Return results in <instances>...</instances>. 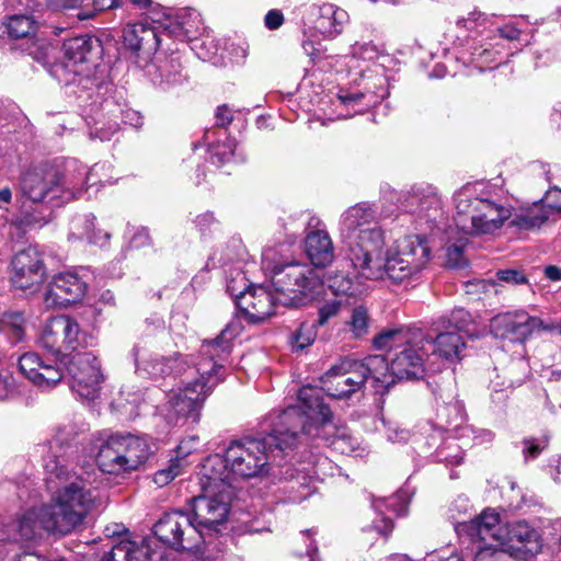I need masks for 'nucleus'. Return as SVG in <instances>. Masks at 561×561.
I'll use <instances>...</instances> for the list:
<instances>
[{
    "label": "nucleus",
    "mask_w": 561,
    "mask_h": 561,
    "mask_svg": "<svg viewBox=\"0 0 561 561\" xmlns=\"http://www.w3.org/2000/svg\"><path fill=\"white\" fill-rule=\"evenodd\" d=\"M58 171L49 165H37L26 170L20 179L22 194L34 203L48 201L56 205V181Z\"/></svg>",
    "instance_id": "obj_26"
},
{
    "label": "nucleus",
    "mask_w": 561,
    "mask_h": 561,
    "mask_svg": "<svg viewBox=\"0 0 561 561\" xmlns=\"http://www.w3.org/2000/svg\"><path fill=\"white\" fill-rule=\"evenodd\" d=\"M262 267L271 276L279 305L298 307L312 300L323 285L319 272L309 263L278 262L270 248L262 252Z\"/></svg>",
    "instance_id": "obj_10"
},
{
    "label": "nucleus",
    "mask_w": 561,
    "mask_h": 561,
    "mask_svg": "<svg viewBox=\"0 0 561 561\" xmlns=\"http://www.w3.org/2000/svg\"><path fill=\"white\" fill-rule=\"evenodd\" d=\"M182 471V460L172 459L168 468L160 469L154 473L153 481L159 486H163L176 478Z\"/></svg>",
    "instance_id": "obj_55"
},
{
    "label": "nucleus",
    "mask_w": 561,
    "mask_h": 561,
    "mask_svg": "<svg viewBox=\"0 0 561 561\" xmlns=\"http://www.w3.org/2000/svg\"><path fill=\"white\" fill-rule=\"evenodd\" d=\"M88 290V283L78 272L59 273L48 283L43 302L46 309L67 307L81 301Z\"/></svg>",
    "instance_id": "obj_24"
},
{
    "label": "nucleus",
    "mask_w": 561,
    "mask_h": 561,
    "mask_svg": "<svg viewBox=\"0 0 561 561\" xmlns=\"http://www.w3.org/2000/svg\"><path fill=\"white\" fill-rule=\"evenodd\" d=\"M103 110H105L107 114L113 116L116 121L119 118L121 123L129 125L134 128L141 127L144 123V118L138 111L129 107H123L119 104H116L112 99H106L103 101Z\"/></svg>",
    "instance_id": "obj_45"
},
{
    "label": "nucleus",
    "mask_w": 561,
    "mask_h": 561,
    "mask_svg": "<svg viewBox=\"0 0 561 561\" xmlns=\"http://www.w3.org/2000/svg\"><path fill=\"white\" fill-rule=\"evenodd\" d=\"M85 122L91 139L106 141L119 130V122L103 110V102L100 104V111L94 115H88Z\"/></svg>",
    "instance_id": "obj_38"
},
{
    "label": "nucleus",
    "mask_w": 561,
    "mask_h": 561,
    "mask_svg": "<svg viewBox=\"0 0 561 561\" xmlns=\"http://www.w3.org/2000/svg\"><path fill=\"white\" fill-rule=\"evenodd\" d=\"M346 327L352 333L353 337L360 339L368 334L370 327V316L368 309L363 306H355L351 310Z\"/></svg>",
    "instance_id": "obj_47"
},
{
    "label": "nucleus",
    "mask_w": 561,
    "mask_h": 561,
    "mask_svg": "<svg viewBox=\"0 0 561 561\" xmlns=\"http://www.w3.org/2000/svg\"><path fill=\"white\" fill-rule=\"evenodd\" d=\"M402 207L405 211L424 218L428 224L443 217L440 196L431 184L413 185L404 195Z\"/></svg>",
    "instance_id": "obj_28"
},
{
    "label": "nucleus",
    "mask_w": 561,
    "mask_h": 561,
    "mask_svg": "<svg viewBox=\"0 0 561 561\" xmlns=\"http://www.w3.org/2000/svg\"><path fill=\"white\" fill-rule=\"evenodd\" d=\"M146 76L160 91L171 92L187 81V73L178 56L158 58L146 65Z\"/></svg>",
    "instance_id": "obj_29"
},
{
    "label": "nucleus",
    "mask_w": 561,
    "mask_h": 561,
    "mask_svg": "<svg viewBox=\"0 0 561 561\" xmlns=\"http://www.w3.org/2000/svg\"><path fill=\"white\" fill-rule=\"evenodd\" d=\"M352 76L362 89L353 92L340 90L337 101L346 110V113L340 114L343 117L363 113L389 95L387 78L381 69L373 70L367 66Z\"/></svg>",
    "instance_id": "obj_15"
},
{
    "label": "nucleus",
    "mask_w": 561,
    "mask_h": 561,
    "mask_svg": "<svg viewBox=\"0 0 561 561\" xmlns=\"http://www.w3.org/2000/svg\"><path fill=\"white\" fill-rule=\"evenodd\" d=\"M179 18L181 19V27L183 33V41L194 39L202 30L201 14L193 9L183 8L179 9Z\"/></svg>",
    "instance_id": "obj_49"
},
{
    "label": "nucleus",
    "mask_w": 561,
    "mask_h": 561,
    "mask_svg": "<svg viewBox=\"0 0 561 561\" xmlns=\"http://www.w3.org/2000/svg\"><path fill=\"white\" fill-rule=\"evenodd\" d=\"M346 301L343 298H334L325 301L318 310L317 327L325 325L332 318L336 317Z\"/></svg>",
    "instance_id": "obj_51"
},
{
    "label": "nucleus",
    "mask_w": 561,
    "mask_h": 561,
    "mask_svg": "<svg viewBox=\"0 0 561 561\" xmlns=\"http://www.w3.org/2000/svg\"><path fill=\"white\" fill-rule=\"evenodd\" d=\"M300 424L299 409L288 407L277 416L267 435L233 440L224 456L208 457L202 466V477L213 483H231V477L251 479L268 473L274 451L285 453L299 444Z\"/></svg>",
    "instance_id": "obj_2"
},
{
    "label": "nucleus",
    "mask_w": 561,
    "mask_h": 561,
    "mask_svg": "<svg viewBox=\"0 0 561 561\" xmlns=\"http://www.w3.org/2000/svg\"><path fill=\"white\" fill-rule=\"evenodd\" d=\"M95 461L102 472L121 474L139 469L151 454L147 437L133 434H112L106 431L93 435Z\"/></svg>",
    "instance_id": "obj_11"
},
{
    "label": "nucleus",
    "mask_w": 561,
    "mask_h": 561,
    "mask_svg": "<svg viewBox=\"0 0 561 561\" xmlns=\"http://www.w3.org/2000/svg\"><path fill=\"white\" fill-rule=\"evenodd\" d=\"M337 231L352 266L358 274L371 255L383 250L386 244L377 210L367 203L346 208L339 218Z\"/></svg>",
    "instance_id": "obj_9"
},
{
    "label": "nucleus",
    "mask_w": 561,
    "mask_h": 561,
    "mask_svg": "<svg viewBox=\"0 0 561 561\" xmlns=\"http://www.w3.org/2000/svg\"><path fill=\"white\" fill-rule=\"evenodd\" d=\"M79 323L68 316H57L48 320L41 334V344L53 354L69 356L81 347L92 345Z\"/></svg>",
    "instance_id": "obj_16"
},
{
    "label": "nucleus",
    "mask_w": 561,
    "mask_h": 561,
    "mask_svg": "<svg viewBox=\"0 0 561 561\" xmlns=\"http://www.w3.org/2000/svg\"><path fill=\"white\" fill-rule=\"evenodd\" d=\"M314 327H317L316 323L312 325L301 324L300 328L293 333L290 339L291 344L299 350H304L312 344L317 335Z\"/></svg>",
    "instance_id": "obj_54"
},
{
    "label": "nucleus",
    "mask_w": 561,
    "mask_h": 561,
    "mask_svg": "<svg viewBox=\"0 0 561 561\" xmlns=\"http://www.w3.org/2000/svg\"><path fill=\"white\" fill-rule=\"evenodd\" d=\"M237 145L233 139L227 137L224 142H209L208 144V152L209 159L213 164L222 165L226 162H229L232 158H236L238 161H243V156H238Z\"/></svg>",
    "instance_id": "obj_44"
},
{
    "label": "nucleus",
    "mask_w": 561,
    "mask_h": 561,
    "mask_svg": "<svg viewBox=\"0 0 561 561\" xmlns=\"http://www.w3.org/2000/svg\"><path fill=\"white\" fill-rule=\"evenodd\" d=\"M428 238L423 234H409L397 239L385 254L379 250L371 255L359 275L367 279H381L387 276L394 283H403L416 277L431 260Z\"/></svg>",
    "instance_id": "obj_8"
},
{
    "label": "nucleus",
    "mask_w": 561,
    "mask_h": 561,
    "mask_svg": "<svg viewBox=\"0 0 561 561\" xmlns=\"http://www.w3.org/2000/svg\"><path fill=\"white\" fill-rule=\"evenodd\" d=\"M238 309L251 323H261L274 314L278 304L277 294L266 290L263 286H251L248 291L237 290Z\"/></svg>",
    "instance_id": "obj_27"
},
{
    "label": "nucleus",
    "mask_w": 561,
    "mask_h": 561,
    "mask_svg": "<svg viewBox=\"0 0 561 561\" xmlns=\"http://www.w3.org/2000/svg\"><path fill=\"white\" fill-rule=\"evenodd\" d=\"M456 226L466 234L493 236L512 217L507 191L499 183L466 184L454 196Z\"/></svg>",
    "instance_id": "obj_4"
},
{
    "label": "nucleus",
    "mask_w": 561,
    "mask_h": 561,
    "mask_svg": "<svg viewBox=\"0 0 561 561\" xmlns=\"http://www.w3.org/2000/svg\"><path fill=\"white\" fill-rule=\"evenodd\" d=\"M70 449V432L59 428L48 442V454L44 458L46 482L50 489H57L51 502L46 505L54 513L59 535H68L81 525L100 501L96 488L68 468Z\"/></svg>",
    "instance_id": "obj_3"
},
{
    "label": "nucleus",
    "mask_w": 561,
    "mask_h": 561,
    "mask_svg": "<svg viewBox=\"0 0 561 561\" xmlns=\"http://www.w3.org/2000/svg\"><path fill=\"white\" fill-rule=\"evenodd\" d=\"M298 400L299 404L290 408L299 409V440L302 436H322L328 445L340 454L360 458L368 455V447L359 438L353 436L346 427H336L331 423L332 412L317 389L302 387Z\"/></svg>",
    "instance_id": "obj_7"
},
{
    "label": "nucleus",
    "mask_w": 561,
    "mask_h": 561,
    "mask_svg": "<svg viewBox=\"0 0 561 561\" xmlns=\"http://www.w3.org/2000/svg\"><path fill=\"white\" fill-rule=\"evenodd\" d=\"M309 20L323 37L333 38L342 33L348 22V14L331 3L313 4L309 8Z\"/></svg>",
    "instance_id": "obj_31"
},
{
    "label": "nucleus",
    "mask_w": 561,
    "mask_h": 561,
    "mask_svg": "<svg viewBox=\"0 0 561 561\" xmlns=\"http://www.w3.org/2000/svg\"><path fill=\"white\" fill-rule=\"evenodd\" d=\"M47 222V219L39 214L24 213L19 219V225L24 230L41 228Z\"/></svg>",
    "instance_id": "obj_64"
},
{
    "label": "nucleus",
    "mask_w": 561,
    "mask_h": 561,
    "mask_svg": "<svg viewBox=\"0 0 561 561\" xmlns=\"http://www.w3.org/2000/svg\"><path fill=\"white\" fill-rule=\"evenodd\" d=\"M540 203L549 210L550 219L561 214V188L558 185H550Z\"/></svg>",
    "instance_id": "obj_52"
},
{
    "label": "nucleus",
    "mask_w": 561,
    "mask_h": 561,
    "mask_svg": "<svg viewBox=\"0 0 561 561\" xmlns=\"http://www.w3.org/2000/svg\"><path fill=\"white\" fill-rule=\"evenodd\" d=\"M473 324V317L463 308L454 309L449 316L440 317L435 323L434 330H448L461 334L470 332Z\"/></svg>",
    "instance_id": "obj_40"
},
{
    "label": "nucleus",
    "mask_w": 561,
    "mask_h": 561,
    "mask_svg": "<svg viewBox=\"0 0 561 561\" xmlns=\"http://www.w3.org/2000/svg\"><path fill=\"white\" fill-rule=\"evenodd\" d=\"M124 46L137 57L150 58L156 53L161 43L156 26L147 22L127 24L123 31Z\"/></svg>",
    "instance_id": "obj_30"
},
{
    "label": "nucleus",
    "mask_w": 561,
    "mask_h": 561,
    "mask_svg": "<svg viewBox=\"0 0 561 561\" xmlns=\"http://www.w3.org/2000/svg\"><path fill=\"white\" fill-rule=\"evenodd\" d=\"M382 423L385 426V434H386L388 440H390L392 443H400V442L407 440L409 438L408 431L400 428L398 425L390 423V422L387 423V422L382 421Z\"/></svg>",
    "instance_id": "obj_63"
},
{
    "label": "nucleus",
    "mask_w": 561,
    "mask_h": 561,
    "mask_svg": "<svg viewBox=\"0 0 561 561\" xmlns=\"http://www.w3.org/2000/svg\"><path fill=\"white\" fill-rule=\"evenodd\" d=\"M550 330L552 327L525 310L501 313L491 320V331L496 337L518 344H525L536 333Z\"/></svg>",
    "instance_id": "obj_21"
},
{
    "label": "nucleus",
    "mask_w": 561,
    "mask_h": 561,
    "mask_svg": "<svg viewBox=\"0 0 561 561\" xmlns=\"http://www.w3.org/2000/svg\"><path fill=\"white\" fill-rule=\"evenodd\" d=\"M250 287L247 284L244 274L239 270L234 268L230 271V275H227V293L233 297L234 304L238 307V294L237 290L248 291Z\"/></svg>",
    "instance_id": "obj_53"
},
{
    "label": "nucleus",
    "mask_w": 561,
    "mask_h": 561,
    "mask_svg": "<svg viewBox=\"0 0 561 561\" xmlns=\"http://www.w3.org/2000/svg\"><path fill=\"white\" fill-rule=\"evenodd\" d=\"M336 369L358 381V392L370 381L376 392L388 389L392 385L389 375V363L382 355H370L363 359L341 357L336 360Z\"/></svg>",
    "instance_id": "obj_19"
},
{
    "label": "nucleus",
    "mask_w": 561,
    "mask_h": 561,
    "mask_svg": "<svg viewBox=\"0 0 561 561\" xmlns=\"http://www.w3.org/2000/svg\"><path fill=\"white\" fill-rule=\"evenodd\" d=\"M64 60L51 68L53 76L65 87H77L90 91L98 87L93 77L95 61L101 53V43L89 35L68 38L62 44Z\"/></svg>",
    "instance_id": "obj_12"
},
{
    "label": "nucleus",
    "mask_w": 561,
    "mask_h": 561,
    "mask_svg": "<svg viewBox=\"0 0 561 561\" xmlns=\"http://www.w3.org/2000/svg\"><path fill=\"white\" fill-rule=\"evenodd\" d=\"M0 333H3L11 344H18L25 339V318L22 312L9 311L0 316Z\"/></svg>",
    "instance_id": "obj_39"
},
{
    "label": "nucleus",
    "mask_w": 561,
    "mask_h": 561,
    "mask_svg": "<svg viewBox=\"0 0 561 561\" xmlns=\"http://www.w3.org/2000/svg\"><path fill=\"white\" fill-rule=\"evenodd\" d=\"M243 325L233 318L211 341L203 342L197 358L191 364L181 359L180 354L154 359H147L148 350L141 343L133 346L129 357L135 373L142 378L158 379L167 376L180 377V386L167 393V401L159 411L169 423L180 419L197 423L202 407L213 389L225 378L226 363L229 359L232 341L242 332Z\"/></svg>",
    "instance_id": "obj_1"
},
{
    "label": "nucleus",
    "mask_w": 561,
    "mask_h": 561,
    "mask_svg": "<svg viewBox=\"0 0 561 561\" xmlns=\"http://www.w3.org/2000/svg\"><path fill=\"white\" fill-rule=\"evenodd\" d=\"M104 561H162L161 553L152 551L148 541L121 540Z\"/></svg>",
    "instance_id": "obj_33"
},
{
    "label": "nucleus",
    "mask_w": 561,
    "mask_h": 561,
    "mask_svg": "<svg viewBox=\"0 0 561 561\" xmlns=\"http://www.w3.org/2000/svg\"><path fill=\"white\" fill-rule=\"evenodd\" d=\"M96 218L93 214H83L75 216L69 225V241H89V237L94 231Z\"/></svg>",
    "instance_id": "obj_46"
},
{
    "label": "nucleus",
    "mask_w": 561,
    "mask_h": 561,
    "mask_svg": "<svg viewBox=\"0 0 561 561\" xmlns=\"http://www.w3.org/2000/svg\"><path fill=\"white\" fill-rule=\"evenodd\" d=\"M327 284L335 298H343V296L350 297L355 293L352 278L344 273L329 274L327 277Z\"/></svg>",
    "instance_id": "obj_50"
},
{
    "label": "nucleus",
    "mask_w": 561,
    "mask_h": 561,
    "mask_svg": "<svg viewBox=\"0 0 561 561\" xmlns=\"http://www.w3.org/2000/svg\"><path fill=\"white\" fill-rule=\"evenodd\" d=\"M140 403V396L133 394L131 399L125 398V391L121 392V397L114 402V405L122 410L123 413L129 417L138 415V405Z\"/></svg>",
    "instance_id": "obj_59"
},
{
    "label": "nucleus",
    "mask_w": 561,
    "mask_h": 561,
    "mask_svg": "<svg viewBox=\"0 0 561 561\" xmlns=\"http://www.w3.org/2000/svg\"><path fill=\"white\" fill-rule=\"evenodd\" d=\"M467 44L470 45L469 50L462 51L460 58L473 64L480 71L484 70L490 64L497 61L500 51L493 49L490 43L476 46L474 43L470 44L467 41Z\"/></svg>",
    "instance_id": "obj_41"
},
{
    "label": "nucleus",
    "mask_w": 561,
    "mask_h": 561,
    "mask_svg": "<svg viewBox=\"0 0 561 561\" xmlns=\"http://www.w3.org/2000/svg\"><path fill=\"white\" fill-rule=\"evenodd\" d=\"M45 276L46 268L36 248L30 247L14 255L11 283L15 289L32 295L38 290Z\"/></svg>",
    "instance_id": "obj_23"
},
{
    "label": "nucleus",
    "mask_w": 561,
    "mask_h": 561,
    "mask_svg": "<svg viewBox=\"0 0 561 561\" xmlns=\"http://www.w3.org/2000/svg\"><path fill=\"white\" fill-rule=\"evenodd\" d=\"M435 339L427 335V340L432 342V347H427L430 356L439 366L440 369L445 362L454 363L461 358V353L466 346L461 334L448 330H437Z\"/></svg>",
    "instance_id": "obj_32"
},
{
    "label": "nucleus",
    "mask_w": 561,
    "mask_h": 561,
    "mask_svg": "<svg viewBox=\"0 0 561 561\" xmlns=\"http://www.w3.org/2000/svg\"><path fill=\"white\" fill-rule=\"evenodd\" d=\"M36 27V22L28 15L10 16L7 23L8 34L12 38H28Z\"/></svg>",
    "instance_id": "obj_48"
},
{
    "label": "nucleus",
    "mask_w": 561,
    "mask_h": 561,
    "mask_svg": "<svg viewBox=\"0 0 561 561\" xmlns=\"http://www.w3.org/2000/svg\"><path fill=\"white\" fill-rule=\"evenodd\" d=\"M378 49L371 43H356L352 47V51L350 55L340 56L335 60L336 72H342V67L347 68L348 75H354L356 71L360 69H366L367 67H362L360 61L368 62L373 61L378 57Z\"/></svg>",
    "instance_id": "obj_37"
},
{
    "label": "nucleus",
    "mask_w": 561,
    "mask_h": 561,
    "mask_svg": "<svg viewBox=\"0 0 561 561\" xmlns=\"http://www.w3.org/2000/svg\"><path fill=\"white\" fill-rule=\"evenodd\" d=\"M323 390L334 399H348L358 392V381L336 369V362L321 377Z\"/></svg>",
    "instance_id": "obj_35"
},
{
    "label": "nucleus",
    "mask_w": 561,
    "mask_h": 561,
    "mask_svg": "<svg viewBox=\"0 0 561 561\" xmlns=\"http://www.w3.org/2000/svg\"><path fill=\"white\" fill-rule=\"evenodd\" d=\"M374 345L378 350H396L389 364L390 380H416L425 373H436L440 366L432 359L427 347L432 342L427 334L417 328H396L385 330L374 337Z\"/></svg>",
    "instance_id": "obj_6"
},
{
    "label": "nucleus",
    "mask_w": 561,
    "mask_h": 561,
    "mask_svg": "<svg viewBox=\"0 0 561 561\" xmlns=\"http://www.w3.org/2000/svg\"><path fill=\"white\" fill-rule=\"evenodd\" d=\"M304 251L312 267L325 268L335 259V247L323 220L308 216L305 228Z\"/></svg>",
    "instance_id": "obj_22"
},
{
    "label": "nucleus",
    "mask_w": 561,
    "mask_h": 561,
    "mask_svg": "<svg viewBox=\"0 0 561 561\" xmlns=\"http://www.w3.org/2000/svg\"><path fill=\"white\" fill-rule=\"evenodd\" d=\"M409 500L405 492H398L389 497H380L373 501V508L381 516L380 524H375L379 534L389 535L393 529V523L390 517H385L386 513H393L397 516L404 515L408 510Z\"/></svg>",
    "instance_id": "obj_34"
},
{
    "label": "nucleus",
    "mask_w": 561,
    "mask_h": 561,
    "mask_svg": "<svg viewBox=\"0 0 561 561\" xmlns=\"http://www.w3.org/2000/svg\"><path fill=\"white\" fill-rule=\"evenodd\" d=\"M471 540L467 549L473 561H518L515 553L520 551L516 543L536 542L537 531L526 522L502 524L493 510H484L479 517L463 523L458 528Z\"/></svg>",
    "instance_id": "obj_5"
},
{
    "label": "nucleus",
    "mask_w": 561,
    "mask_h": 561,
    "mask_svg": "<svg viewBox=\"0 0 561 561\" xmlns=\"http://www.w3.org/2000/svg\"><path fill=\"white\" fill-rule=\"evenodd\" d=\"M16 391L14 377L10 374H0V401L12 398Z\"/></svg>",
    "instance_id": "obj_61"
},
{
    "label": "nucleus",
    "mask_w": 561,
    "mask_h": 561,
    "mask_svg": "<svg viewBox=\"0 0 561 561\" xmlns=\"http://www.w3.org/2000/svg\"><path fill=\"white\" fill-rule=\"evenodd\" d=\"M540 201L530 206L520 207L512 210V217L508 219L510 227L516 231H533L539 229L543 224L550 220L549 210H546Z\"/></svg>",
    "instance_id": "obj_36"
},
{
    "label": "nucleus",
    "mask_w": 561,
    "mask_h": 561,
    "mask_svg": "<svg viewBox=\"0 0 561 561\" xmlns=\"http://www.w3.org/2000/svg\"><path fill=\"white\" fill-rule=\"evenodd\" d=\"M108 169L105 163H95L88 169L81 162L72 159L67 161L62 174L58 173L56 181V206L88 195L94 186L91 182L100 170Z\"/></svg>",
    "instance_id": "obj_20"
},
{
    "label": "nucleus",
    "mask_w": 561,
    "mask_h": 561,
    "mask_svg": "<svg viewBox=\"0 0 561 561\" xmlns=\"http://www.w3.org/2000/svg\"><path fill=\"white\" fill-rule=\"evenodd\" d=\"M194 225L203 237L217 231L219 228V221L209 211L196 216Z\"/></svg>",
    "instance_id": "obj_57"
},
{
    "label": "nucleus",
    "mask_w": 561,
    "mask_h": 561,
    "mask_svg": "<svg viewBox=\"0 0 561 561\" xmlns=\"http://www.w3.org/2000/svg\"><path fill=\"white\" fill-rule=\"evenodd\" d=\"M496 276L501 282L512 285L527 283V277L525 276V274L516 270H501L496 273Z\"/></svg>",
    "instance_id": "obj_62"
},
{
    "label": "nucleus",
    "mask_w": 561,
    "mask_h": 561,
    "mask_svg": "<svg viewBox=\"0 0 561 561\" xmlns=\"http://www.w3.org/2000/svg\"><path fill=\"white\" fill-rule=\"evenodd\" d=\"M203 494L191 500L192 519L203 528L205 539L217 533V527L226 522L233 495L231 483L214 481L199 473Z\"/></svg>",
    "instance_id": "obj_13"
},
{
    "label": "nucleus",
    "mask_w": 561,
    "mask_h": 561,
    "mask_svg": "<svg viewBox=\"0 0 561 561\" xmlns=\"http://www.w3.org/2000/svg\"><path fill=\"white\" fill-rule=\"evenodd\" d=\"M70 376V388L79 398L93 401L99 397L105 377L93 352H76L65 362Z\"/></svg>",
    "instance_id": "obj_17"
},
{
    "label": "nucleus",
    "mask_w": 561,
    "mask_h": 561,
    "mask_svg": "<svg viewBox=\"0 0 561 561\" xmlns=\"http://www.w3.org/2000/svg\"><path fill=\"white\" fill-rule=\"evenodd\" d=\"M19 368L30 382L44 391L51 390L64 378V370L59 365L44 359L34 352H27L20 356Z\"/></svg>",
    "instance_id": "obj_25"
},
{
    "label": "nucleus",
    "mask_w": 561,
    "mask_h": 561,
    "mask_svg": "<svg viewBox=\"0 0 561 561\" xmlns=\"http://www.w3.org/2000/svg\"><path fill=\"white\" fill-rule=\"evenodd\" d=\"M156 23V28L159 34L165 33L175 39L183 41V33L181 27V19L179 18V10L163 9L161 13H157V18L152 19Z\"/></svg>",
    "instance_id": "obj_43"
},
{
    "label": "nucleus",
    "mask_w": 561,
    "mask_h": 561,
    "mask_svg": "<svg viewBox=\"0 0 561 561\" xmlns=\"http://www.w3.org/2000/svg\"><path fill=\"white\" fill-rule=\"evenodd\" d=\"M463 453L457 444L449 443L437 450V459L450 465H459L462 461Z\"/></svg>",
    "instance_id": "obj_58"
},
{
    "label": "nucleus",
    "mask_w": 561,
    "mask_h": 561,
    "mask_svg": "<svg viewBox=\"0 0 561 561\" xmlns=\"http://www.w3.org/2000/svg\"><path fill=\"white\" fill-rule=\"evenodd\" d=\"M445 256H446L445 265L449 268L462 267L466 264L462 247H460V245H456V244L449 245L446 249Z\"/></svg>",
    "instance_id": "obj_60"
},
{
    "label": "nucleus",
    "mask_w": 561,
    "mask_h": 561,
    "mask_svg": "<svg viewBox=\"0 0 561 561\" xmlns=\"http://www.w3.org/2000/svg\"><path fill=\"white\" fill-rule=\"evenodd\" d=\"M154 535L167 546L178 551H190L204 556L206 553L205 535L191 515L182 511L164 514L153 526Z\"/></svg>",
    "instance_id": "obj_14"
},
{
    "label": "nucleus",
    "mask_w": 561,
    "mask_h": 561,
    "mask_svg": "<svg viewBox=\"0 0 561 561\" xmlns=\"http://www.w3.org/2000/svg\"><path fill=\"white\" fill-rule=\"evenodd\" d=\"M308 221V218L305 219L304 213H297L287 216L286 218L282 219V226L284 231L294 238H296L299 234V231L301 228H306V224Z\"/></svg>",
    "instance_id": "obj_56"
},
{
    "label": "nucleus",
    "mask_w": 561,
    "mask_h": 561,
    "mask_svg": "<svg viewBox=\"0 0 561 561\" xmlns=\"http://www.w3.org/2000/svg\"><path fill=\"white\" fill-rule=\"evenodd\" d=\"M168 335H169V332L165 329V323H164L163 318L160 316L153 314L144 321L142 329H141V339L137 343H135L134 346L139 343H141L142 345H146V347L148 350L147 359L150 362H152L154 359H161L164 356H158V355L151 354V352L149 350L148 341L146 339L164 337Z\"/></svg>",
    "instance_id": "obj_42"
},
{
    "label": "nucleus",
    "mask_w": 561,
    "mask_h": 561,
    "mask_svg": "<svg viewBox=\"0 0 561 561\" xmlns=\"http://www.w3.org/2000/svg\"><path fill=\"white\" fill-rule=\"evenodd\" d=\"M59 534L54 513L47 505L35 506L21 513L11 524L0 527V541H34L43 533Z\"/></svg>",
    "instance_id": "obj_18"
}]
</instances>
